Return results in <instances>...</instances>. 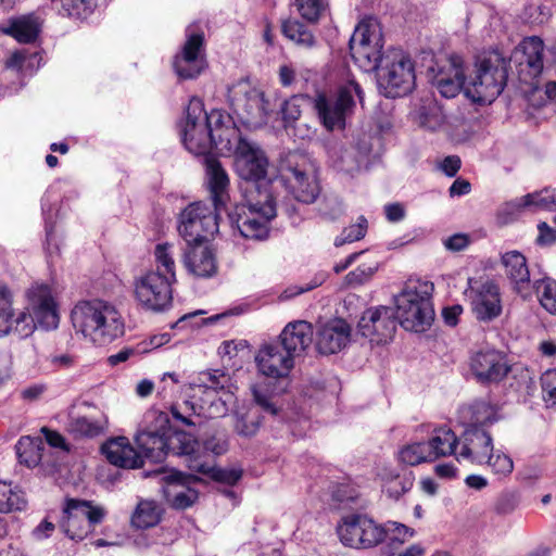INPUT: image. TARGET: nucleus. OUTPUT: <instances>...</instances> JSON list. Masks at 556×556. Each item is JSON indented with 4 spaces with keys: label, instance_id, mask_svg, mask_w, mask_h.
<instances>
[{
    "label": "nucleus",
    "instance_id": "f257e3e1",
    "mask_svg": "<svg viewBox=\"0 0 556 556\" xmlns=\"http://www.w3.org/2000/svg\"><path fill=\"white\" fill-rule=\"evenodd\" d=\"M181 141L185 148L194 155L208 156L211 149L225 150L230 138L238 135L230 117H225L218 110L205 112L203 102L192 98L186 110V116L179 124Z\"/></svg>",
    "mask_w": 556,
    "mask_h": 556
},
{
    "label": "nucleus",
    "instance_id": "a19ab883",
    "mask_svg": "<svg viewBox=\"0 0 556 556\" xmlns=\"http://www.w3.org/2000/svg\"><path fill=\"white\" fill-rule=\"evenodd\" d=\"M445 114L442 106L434 100L425 102L416 113V123L419 127L437 131L445 123Z\"/></svg>",
    "mask_w": 556,
    "mask_h": 556
},
{
    "label": "nucleus",
    "instance_id": "c9c22d12",
    "mask_svg": "<svg viewBox=\"0 0 556 556\" xmlns=\"http://www.w3.org/2000/svg\"><path fill=\"white\" fill-rule=\"evenodd\" d=\"M428 455L432 462L440 457L455 455L458 453L459 440L455 432L446 427L434 429L431 437L426 441Z\"/></svg>",
    "mask_w": 556,
    "mask_h": 556
},
{
    "label": "nucleus",
    "instance_id": "473e14b6",
    "mask_svg": "<svg viewBox=\"0 0 556 556\" xmlns=\"http://www.w3.org/2000/svg\"><path fill=\"white\" fill-rule=\"evenodd\" d=\"M176 440L179 443L174 455L184 456L187 467L193 472L210 478L215 462L212 457L195 451L198 442L185 433H177Z\"/></svg>",
    "mask_w": 556,
    "mask_h": 556
},
{
    "label": "nucleus",
    "instance_id": "c03bdc74",
    "mask_svg": "<svg viewBox=\"0 0 556 556\" xmlns=\"http://www.w3.org/2000/svg\"><path fill=\"white\" fill-rule=\"evenodd\" d=\"M229 381L228 376L222 370L214 369L201 372L197 381L190 384L193 394L200 392L207 394H216L218 391L224 390Z\"/></svg>",
    "mask_w": 556,
    "mask_h": 556
},
{
    "label": "nucleus",
    "instance_id": "aec40b11",
    "mask_svg": "<svg viewBox=\"0 0 556 556\" xmlns=\"http://www.w3.org/2000/svg\"><path fill=\"white\" fill-rule=\"evenodd\" d=\"M470 370L479 383L492 384L501 382L509 372L510 366L503 352L485 349L470 357Z\"/></svg>",
    "mask_w": 556,
    "mask_h": 556
},
{
    "label": "nucleus",
    "instance_id": "680f3d73",
    "mask_svg": "<svg viewBox=\"0 0 556 556\" xmlns=\"http://www.w3.org/2000/svg\"><path fill=\"white\" fill-rule=\"evenodd\" d=\"M37 58L38 54L36 52L29 53L26 49L17 50L13 52L7 60L5 66L12 70H21L24 66H33Z\"/></svg>",
    "mask_w": 556,
    "mask_h": 556
},
{
    "label": "nucleus",
    "instance_id": "58836bf2",
    "mask_svg": "<svg viewBox=\"0 0 556 556\" xmlns=\"http://www.w3.org/2000/svg\"><path fill=\"white\" fill-rule=\"evenodd\" d=\"M233 431L241 438L250 439L258 432L262 418L253 405L233 412Z\"/></svg>",
    "mask_w": 556,
    "mask_h": 556
},
{
    "label": "nucleus",
    "instance_id": "2f4dec72",
    "mask_svg": "<svg viewBox=\"0 0 556 556\" xmlns=\"http://www.w3.org/2000/svg\"><path fill=\"white\" fill-rule=\"evenodd\" d=\"M472 312L480 321H491L502 313V302L498 287L486 281L476 291L471 302Z\"/></svg>",
    "mask_w": 556,
    "mask_h": 556
},
{
    "label": "nucleus",
    "instance_id": "0e129e2a",
    "mask_svg": "<svg viewBox=\"0 0 556 556\" xmlns=\"http://www.w3.org/2000/svg\"><path fill=\"white\" fill-rule=\"evenodd\" d=\"M539 236L536 242L541 245H547L556 242V229L551 228L546 223L542 222L538 225Z\"/></svg>",
    "mask_w": 556,
    "mask_h": 556
},
{
    "label": "nucleus",
    "instance_id": "393cba45",
    "mask_svg": "<svg viewBox=\"0 0 556 556\" xmlns=\"http://www.w3.org/2000/svg\"><path fill=\"white\" fill-rule=\"evenodd\" d=\"M141 459L147 458L152 463H162L169 453L175 454L178 446L176 434L169 440L161 429L139 430L135 437Z\"/></svg>",
    "mask_w": 556,
    "mask_h": 556
},
{
    "label": "nucleus",
    "instance_id": "de8ad7c7",
    "mask_svg": "<svg viewBox=\"0 0 556 556\" xmlns=\"http://www.w3.org/2000/svg\"><path fill=\"white\" fill-rule=\"evenodd\" d=\"M426 442H415L404 445L397 452V460L406 466H417L422 463H431V456Z\"/></svg>",
    "mask_w": 556,
    "mask_h": 556
},
{
    "label": "nucleus",
    "instance_id": "052dcab7",
    "mask_svg": "<svg viewBox=\"0 0 556 556\" xmlns=\"http://www.w3.org/2000/svg\"><path fill=\"white\" fill-rule=\"evenodd\" d=\"M170 413L174 419L184 426L192 427L197 425L193 417L199 416V414L197 413V406L190 401H185L180 405H173Z\"/></svg>",
    "mask_w": 556,
    "mask_h": 556
},
{
    "label": "nucleus",
    "instance_id": "ddd939ff",
    "mask_svg": "<svg viewBox=\"0 0 556 556\" xmlns=\"http://www.w3.org/2000/svg\"><path fill=\"white\" fill-rule=\"evenodd\" d=\"M233 112L250 127H260L267 121L268 101L264 93L248 83H239L228 90Z\"/></svg>",
    "mask_w": 556,
    "mask_h": 556
},
{
    "label": "nucleus",
    "instance_id": "9d476101",
    "mask_svg": "<svg viewBox=\"0 0 556 556\" xmlns=\"http://www.w3.org/2000/svg\"><path fill=\"white\" fill-rule=\"evenodd\" d=\"M350 51L355 64L364 72L377 71L382 64V33L376 18H364L350 38Z\"/></svg>",
    "mask_w": 556,
    "mask_h": 556
},
{
    "label": "nucleus",
    "instance_id": "20e7f679",
    "mask_svg": "<svg viewBox=\"0 0 556 556\" xmlns=\"http://www.w3.org/2000/svg\"><path fill=\"white\" fill-rule=\"evenodd\" d=\"M470 422L459 440L460 447L456 453L457 462L472 465H484L493 451V439L486 430L488 426L497 420L496 412L486 402H476L471 407Z\"/></svg>",
    "mask_w": 556,
    "mask_h": 556
},
{
    "label": "nucleus",
    "instance_id": "4468645a",
    "mask_svg": "<svg viewBox=\"0 0 556 556\" xmlns=\"http://www.w3.org/2000/svg\"><path fill=\"white\" fill-rule=\"evenodd\" d=\"M382 533V525L366 514H350L338 526L341 543L353 548L367 549L380 545Z\"/></svg>",
    "mask_w": 556,
    "mask_h": 556
},
{
    "label": "nucleus",
    "instance_id": "b1692460",
    "mask_svg": "<svg viewBox=\"0 0 556 556\" xmlns=\"http://www.w3.org/2000/svg\"><path fill=\"white\" fill-rule=\"evenodd\" d=\"M396 316L391 307L378 306L366 309L359 321L358 330L363 337L377 341L391 338L396 329Z\"/></svg>",
    "mask_w": 556,
    "mask_h": 556
},
{
    "label": "nucleus",
    "instance_id": "0eeeda50",
    "mask_svg": "<svg viewBox=\"0 0 556 556\" xmlns=\"http://www.w3.org/2000/svg\"><path fill=\"white\" fill-rule=\"evenodd\" d=\"M261 199H248L247 204H237L229 212V218L242 237L252 240H265L269 233V222L276 217L277 210L270 193L258 192Z\"/></svg>",
    "mask_w": 556,
    "mask_h": 556
},
{
    "label": "nucleus",
    "instance_id": "4be33fe9",
    "mask_svg": "<svg viewBox=\"0 0 556 556\" xmlns=\"http://www.w3.org/2000/svg\"><path fill=\"white\" fill-rule=\"evenodd\" d=\"M258 371L270 378H283L294 367V358L277 342L264 343L255 355Z\"/></svg>",
    "mask_w": 556,
    "mask_h": 556
},
{
    "label": "nucleus",
    "instance_id": "f03ea898",
    "mask_svg": "<svg viewBox=\"0 0 556 556\" xmlns=\"http://www.w3.org/2000/svg\"><path fill=\"white\" fill-rule=\"evenodd\" d=\"M76 332L89 342L105 345L125 332V323L117 308L102 300L78 302L71 314Z\"/></svg>",
    "mask_w": 556,
    "mask_h": 556
},
{
    "label": "nucleus",
    "instance_id": "864d4df0",
    "mask_svg": "<svg viewBox=\"0 0 556 556\" xmlns=\"http://www.w3.org/2000/svg\"><path fill=\"white\" fill-rule=\"evenodd\" d=\"M327 4V0H295L300 15L311 23H315L319 20Z\"/></svg>",
    "mask_w": 556,
    "mask_h": 556
},
{
    "label": "nucleus",
    "instance_id": "bb28decb",
    "mask_svg": "<svg viewBox=\"0 0 556 556\" xmlns=\"http://www.w3.org/2000/svg\"><path fill=\"white\" fill-rule=\"evenodd\" d=\"M370 152L369 137L363 135L350 146L340 147L338 150H334L332 154L333 166L338 170L353 174L367 163Z\"/></svg>",
    "mask_w": 556,
    "mask_h": 556
},
{
    "label": "nucleus",
    "instance_id": "69168bd1",
    "mask_svg": "<svg viewBox=\"0 0 556 556\" xmlns=\"http://www.w3.org/2000/svg\"><path fill=\"white\" fill-rule=\"evenodd\" d=\"M469 244L468 236L464 233H455L444 240V247L453 252L464 250Z\"/></svg>",
    "mask_w": 556,
    "mask_h": 556
},
{
    "label": "nucleus",
    "instance_id": "dca6fc26",
    "mask_svg": "<svg viewBox=\"0 0 556 556\" xmlns=\"http://www.w3.org/2000/svg\"><path fill=\"white\" fill-rule=\"evenodd\" d=\"M174 282L162 277L161 271H148L136 280L135 294L147 309L161 312L172 303Z\"/></svg>",
    "mask_w": 556,
    "mask_h": 556
},
{
    "label": "nucleus",
    "instance_id": "a878e982",
    "mask_svg": "<svg viewBox=\"0 0 556 556\" xmlns=\"http://www.w3.org/2000/svg\"><path fill=\"white\" fill-rule=\"evenodd\" d=\"M162 480L165 482L164 495L173 507L178 509L188 508L198 498L197 491L190 488V484L198 480L193 473L173 470L165 473Z\"/></svg>",
    "mask_w": 556,
    "mask_h": 556
},
{
    "label": "nucleus",
    "instance_id": "7ed1b4c3",
    "mask_svg": "<svg viewBox=\"0 0 556 556\" xmlns=\"http://www.w3.org/2000/svg\"><path fill=\"white\" fill-rule=\"evenodd\" d=\"M276 181L299 202L311 204L320 193L315 162L305 153L289 151L280 156Z\"/></svg>",
    "mask_w": 556,
    "mask_h": 556
},
{
    "label": "nucleus",
    "instance_id": "603ef678",
    "mask_svg": "<svg viewBox=\"0 0 556 556\" xmlns=\"http://www.w3.org/2000/svg\"><path fill=\"white\" fill-rule=\"evenodd\" d=\"M367 231V219L364 216L357 218L356 224L345 227L341 235L336 238L334 245L341 247L363 239Z\"/></svg>",
    "mask_w": 556,
    "mask_h": 556
},
{
    "label": "nucleus",
    "instance_id": "5701e85b",
    "mask_svg": "<svg viewBox=\"0 0 556 556\" xmlns=\"http://www.w3.org/2000/svg\"><path fill=\"white\" fill-rule=\"evenodd\" d=\"M501 265L510 288L522 299L532 296L533 282L526 256L519 251H508L502 254Z\"/></svg>",
    "mask_w": 556,
    "mask_h": 556
},
{
    "label": "nucleus",
    "instance_id": "79ce46f5",
    "mask_svg": "<svg viewBox=\"0 0 556 556\" xmlns=\"http://www.w3.org/2000/svg\"><path fill=\"white\" fill-rule=\"evenodd\" d=\"M26 506L25 493L12 482L0 480V513L22 511Z\"/></svg>",
    "mask_w": 556,
    "mask_h": 556
},
{
    "label": "nucleus",
    "instance_id": "72a5a7b5",
    "mask_svg": "<svg viewBox=\"0 0 556 556\" xmlns=\"http://www.w3.org/2000/svg\"><path fill=\"white\" fill-rule=\"evenodd\" d=\"M205 167L213 206L220 210L228 200L229 177L220 162L211 155L205 157Z\"/></svg>",
    "mask_w": 556,
    "mask_h": 556
},
{
    "label": "nucleus",
    "instance_id": "6ab92c4d",
    "mask_svg": "<svg viewBox=\"0 0 556 556\" xmlns=\"http://www.w3.org/2000/svg\"><path fill=\"white\" fill-rule=\"evenodd\" d=\"M203 33H193L189 27L187 29L186 42L173 61L174 71L179 78L193 79L205 68L206 61L203 54Z\"/></svg>",
    "mask_w": 556,
    "mask_h": 556
},
{
    "label": "nucleus",
    "instance_id": "f8f14e48",
    "mask_svg": "<svg viewBox=\"0 0 556 556\" xmlns=\"http://www.w3.org/2000/svg\"><path fill=\"white\" fill-rule=\"evenodd\" d=\"M218 211L201 201L190 203L178 217L177 230L187 244L202 243L218 232Z\"/></svg>",
    "mask_w": 556,
    "mask_h": 556
},
{
    "label": "nucleus",
    "instance_id": "423d86ee",
    "mask_svg": "<svg viewBox=\"0 0 556 556\" xmlns=\"http://www.w3.org/2000/svg\"><path fill=\"white\" fill-rule=\"evenodd\" d=\"M355 98L363 101V91L354 80L340 85L334 92H318L313 99V108L318 121L328 131L344 129L346 119L353 114Z\"/></svg>",
    "mask_w": 556,
    "mask_h": 556
},
{
    "label": "nucleus",
    "instance_id": "cd10ccee",
    "mask_svg": "<svg viewBox=\"0 0 556 556\" xmlns=\"http://www.w3.org/2000/svg\"><path fill=\"white\" fill-rule=\"evenodd\" d=\"M182 264L195 278H211L217 273V261L213 250L202 243L187 244Z\"/></svg>",
    "mask_w": 556,
    "mask_h": 556
},
{
    "label": "nucleus",
    "instance_id": "37998d69",
    "mask_svg": "<svg viewBox=\"0 0 556 556\" xmlns=\"http://www.w3.org/2000/svg\"><path fill=\"white\" fill-rule=\"evenodd\" d=\"M162 516V508L154 501H140L131 516V525L137 529L155 527Z\"/></svg>",
    "mask_w": 556,
    "mask_h": 556
},
{
    "label": "nucleus",
    "instance_id": "e433bc0d",
    "mask_svg": "<svg viewBox=\"0 0 556 556\" xmlns=\"http://www.w3.org/2000/svg\"><path fill=\"white\" fill-rule=\"evenodd\" d=\"M41 30V21L35 14H27L11 21L4 33L21 43L34 42Z\"/></svg>",
    "mask_w": 556,
    "mask_h": 556
},
{
    "label": "nucleus",
    "instance_id": "2eb2a0df",
    "mask_svg": "<svg viewBox=\"0 0 556 556\" xmlns=\"http://www.w3.org/2000/svg\"><path fill=\"white\" fill-rule=\"evenodd\" d=\"M544 42L540 37L525 38L511 53L510 62L514 63L518 78L529 85L535 91L539 89V76L543 72Z\"/></svg>",
    "mask_w": 556,
    "mask_h": 556
},
{
    "label": "nucleus",
    "instance_id": "4c0bfd02",
    "mask_svg": "<svg viewBox=\"0 0 556 556\" xmlns=\"http://www.w3.org/2000/svg\"><path fill=\"white\" fill-rule=\"evenodd\" d=\"M108 428V418L102 415L100 417L77 416L71 418L67 424V430L75 438H96L105 432Z\"/></svg>",
    "mask_w": 556,
    "mask_h": 556
},
{
    "label": "nucleus",
    "instance_id": "49530a36",
    "mask_svg": "<svg viewBox=\"0 0 556 556\" xmlns=\"http://www.w3.org/2000/svg\"><path fill=\"white\" fill-rule=\"evenodd\" d=\"M535 291L540 305L549 314L556 315V280L544 277L533 281L532 291Z\"/></svg>",
    "mask_w": 556,
    "mask_h": 556
},
{
    "label": "nucleus",
    "instance_id": "bf43d9fd",
    "mask_svg": "<svg viewBox=\"0 0 556 556\" xmlns=\"http://www.w3.org/2000/svg\"><path fill=\"white\" fill-rule=\"evenodd\" d=\"M414 483V475L412 471H403V477L395 480V482H389L383 484V491L389 497L397 500L404 493L408 492Z\"/></svg>",
    "mask_w": 556,
    "mask_h": 556
},
{
    "label": "nucleus",
    "instance_id": "412c9836",
    "mask_svg": "<svg viewBox=\"0 0 556 556\" xmlns=\"http://www.w3.org/2000/svg\"><path fill=\"white\" fill-rule=\"evenodd\" d=\"M35 331L34 318L22 311L17 315L13 308L11 290L0 282V338L15 334L20 339L29 337Z\"/></svg>",
    "mask_w": 556,
    "mask_h": 556
},
{
    "label": "nucleus",
    "instance_id": "774afa93",
    "mask_svg": "<svg viewBox=\"0 0 556 556\" xmlns=\"http://www.w3.org/2000/svg\"><path fill=\"white\" fill-rule=\"evenodd\" d=\"M204 450L213 455H222L228 450V443L224 439L212 437L204 442Z\"/></svg>",
    "mask_w": 556,
    "mask_h": 556
},
{
    "label": "nucleus",
    "instance_id": "7c9ffc66",
    "mask_svg": "<svg viewBox=\"0 0 556 556\" xmlns=\"http://www.w3.org/2000/svg\"><path fill=\"white\" fill-rule=\"evenodd\" d=\"M313 334L309 323L296 320L289 323L276 341L295 359L312 344Z\"/></svg>",
    "mask_w": 556,
    "mask_h": 556
},
{
    "label": "nucleus",
    "instance_id": "8fccbe9b",
    "mask_svg": "<svg viewBox=\"0 0 556 556\" xmlns=\"http://www.w3.org/2000/svg\"><path fill=\"white\" fill-rule=\"evenodd\" d=\"M382 525V543L388 541L391 545L404 544L416 535V531L404 523L389 520Z\"/></svg>",
    "mask_w": 556,
    "mask_h": 556
},
{
    "label": "nucleus",
    "instance_id": "4d7b16f0",
    "mask_svg": "<svg viewBox=\"0 0 556 556\" xmlns=\"http://www.w3.org/2000/svg\"><path fill=\"white\" fill-rule=\"evenodd\" d=\"M525 208H531L530 197H528V194L506 202L500 210L498 215L504 223H509Z\"/></svg>",
    "mask_w": 556,
    "mask_h": 556
},
{
    "label": "nucleus",
    "instance_id": "e2e57ef3",
    "mask_svg": "<svg viewBox=\"0 0 556 556\" xmlns=\"http://www.w3.org/2000/svg\"><path fill=\"white\" fill-rule=\"evenodd\" d=\"M242 477V470L237 468H217L214 465L210 478L229 485L236 484Z\"/></svg>",
    "mask_w": 556,
    "mask_h": 556
},
{
    "label": "nucleus",
    "instance_id": "5fc2aeb1",
    "mask_svg": "<svg viewBox=\"0 0 556 556\" xmlns=\"http://www.w3.org/2000/svg\"><path fill=\"white\" fill-rule=\"evenodd\" d=\"M540 380L545 406L556 410V369L546 370Z\"/></svg>",
    "mask_w": 556,
    "mask_h": 556
},
{
    "label": "nucleus",
    "instance_id": "a211bd4d",
    "mask_svg": "<svg viewBox=\"0 0 556 556\" xmlns=\"http://www.w3.org/2000/svg\"><path fill=\"white\" fill-rule=\"evenodd\" d=\"M62 528L72 540H83L91 525L99 523L104 511L87 501L68 500L64 508Z\"/></svg>",
    "mask_w": 556,
    "mask_h": 556
},
{
    "label": "nucleus",
    "instance_id": "f704fd0d",
    "mask_svg": "<svg viewBox=\"0 0 556 556\" xmlns=\"http://www.w3.org/2000/svg\"><path fill=\"white\" fill-rule=\"evenodd\" d=\"M102 451L112 465L121 468H138L143 464L141 454L131 446L128 439L125 437H118L108 441L102 446Z\"/></svg>",
    "mask_w": 556,
    "mask_h": 556
},
{
    "label": "nucleus",
    "instance_id": "6e6552de",
    "mask_svg": "<svg viewBox=\"0 0 556 556\" xmlns=\"http://www.w3.org/2000/svg\"><path fill=\"white\" fill-rule=\"evenodd\" d=\"M507 80V63L498 52L480 60L476 74L468 81L466 94L479 103H491L504 90Z\"/></svg>",
    "mask_w": 556,
    "mask_h": 556
},
{
    "label": "nucleus",
    "instance_id": "c85d7f7f",
    "mask_svg": "<svg viewBox=\"0 0 556 556\" xmlns=\"http://www.w3.org/2000/svg\"><path fill=\"white\" fill-rule=\"evenodd\" d=\"M350 337V325L340 318L332 319L319 327L316 346L321 354H334L348 345Z\"/></svg>",
    "mask_w": 556,
    "mask_h": 556
},
{
    "label": "nucleus",
    "instance_id": "6e6d98bb",
    "mask_svg": "<svg viewBox=\"0 0 556 556\" xmlns=\"http://www.w3.org/2000/svg\"><path fill=\"white\" fill-rule=\"evenodd\" d=\"M488 465L494 475L506 477L514 470L513 459L501 451H492L488 456Z\"/></svg>",
    "mask_w": 556,
    "mask_h": 556
},
{
    "label": "nucleus",
    "instance_id": "3c124183",
    "mask_svg": "<svg viewBox=\"0 0 556 556\" xmlns=\"http://www.w3.org/2000/svg\"><path fill=\"white\" fill-rule=\"evenodd\" d=\"M253 403L255 406L260 407V409L268 414L270 416H277L280 406L277 403L276 396L270 392L267 386L263 383L254 384L251 388Z\"/></svg>",
    "mask_w": 556,
    "mask_h": 556
},
{
    "label": "nucleus",
    "instance_id": "1a4fd4ad",
    "mask_svg": "<svg viewBox=\"0 0 556 556\" xmlns=\"http://www.w3.org/2000/svg\"><path fill=\"white\" fill-rule=\"evenodd\" d=\"M378 86L388 98L408 94L415 87V66L402 50L388 51L377 70Z\"/></svg>",
    "mask_w": 556,
    "mask_h": 556
},
{
    "label": "nucleus",
    "instance_id": "39448f33",
    "mask_svg": "<svg viewBox=\"0 0 556 556\" xmlns=\"http://www.w3.org/2000/svg\"><path fill=\"white\" fill-rule=\"evenodd\" d=\"M432 290V283L417 281L406 285L394 295L395 316L405 330L424 332L431 326L434 318Z\"/></svg>",
    "mask_w": 556,
    "mask_h": 556
},
{
    "label": "nucleus",
    "instance_id": "13d9d810",
    "mask_svg": "<svg viewBox=\"0 0 556 556\" xmlns=\"http://www.w3.org/2000/svg\"><path fill=\"white\" fill-rule=\"evenodd\" d=\"M530 206L535 210H556V189H543L538 192L528 193Z\"/></svg>",
    "mask_w": 556,
    "mask_h": 556
},
{
    "label": "nucleus",
    "instance_id": "338daca9",
    "mask_svg": "<svg viewBox=\"0 0 556 556\" xmlns=\"http://www.w3.org/2000/svg\"><path fill=\"white\" fill-rule=\"evenodd\" d=\"M301 115L300 105L296 103V99L286 101L282 106V117L287 124L295 122Z\"/></svg>",
    "mask_w": 556,
    "mask_h": 556
},
{
    "label": "nucleus",
    "instance_id": "09e8293b",
    "mask_svg": "<svg viewBox=\"0 0 556 556\" xmlns=\"http://www.w3.org/2000/svg\"><path fill=\"white\" fill-rule=\"evenodd\" d=\"M283 35L302 48H312L316 40L314 35L302 23L295 20H288L282 24Z\"/></svg>",
    "mask_w": 556,
    "mask_h": 556
},
{
    "label": "nucleus",
    "instance_id": "a18cd8bd",
    "mask_svg": "<svg viewBox=\"0 0 556 556\" xmlns=\"http://www.w3.org/2000/svg\"><path fill=\"white\" fill-rule=\"evenodd\" d=\"M174 245L170 243H159L154 249L156 268L153 271H161L172 282H176V266L174 261Z\"/></svg>",
    "mask_w": 556,
    "mask_h": 556
},
{
    "label": "nucleus",
    "instance_id": "f3484780",
    "mask_svg": "<svg viewBox=\"0 0 556 556\" xmlns=\"http://www.w3.org/2000/svg\"><path fill=\"white\" fill-rule=\"evenodd\" d=\"M28 307L25 309L37 325L46 330L58 328L60 323L59 307L50 286L35 283L27 291Z\"/></svg>",
    "mask_w": 556,
    "mask_h": 556
},
{
    "label": "nucleus",
    "instance_id": "c756f323",
    "mask_svg": "<svg viewBox=\"0 0 556 556\" xmlns=\"http://www.w3.org/2000/svg\"><path fill=\"white\" fill-rule=\"evenodd\" d=\"M432 84L439 93L446 99L456 97L462 89L466 91L468 81L465 79L464 68L459 59H450L447 64L433 76Z\"/></svg>",
    "mask_w": 556,
    "mask_h": 556
},
{
    "label": "nucleus",
    "instance_id": "ea45409f",
    "mask_svg": "<svg viewBox=\"0 0 556 556\" xmlns=\"http://www.w3.org/2000/svg\"><path fill=\"white\" fill-rule=\"evenodd\" d=\"M16 454L18 462L26 465L28 468L36 467L40 464L45 444L40 438L22 437L16 445Z\"/></svg>",
    "mask_w": 556,
    "mask_h": 556
},
{
    "label": "nucleus",
    "instance_id": "9b49d317",
    "mask_svg": "<svg viewBox=\"0 0 556 556\" xmlns=\"http://www.w3.org/2000/svg\"><path fill=\"white\" fill-rule=\"evenodd\" d=\"M230 144L224 152L235 154V167L239 177L247 182H253L258 189V184L268 181V159L265 152L254 142L242 138L240 131L230 138Z\"/></svg>",
    "mask_w": 556,
    "mask_h": 556
}]
</instances>
